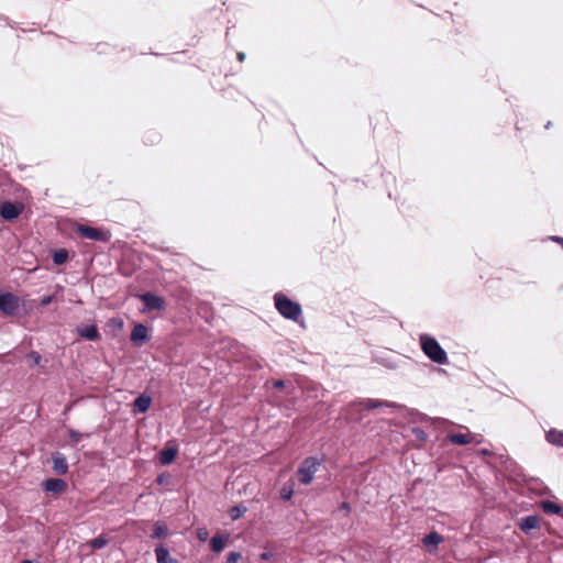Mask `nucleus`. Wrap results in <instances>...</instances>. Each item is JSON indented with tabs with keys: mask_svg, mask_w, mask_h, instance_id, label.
Masks as SVG:
<instances>
[{
	"mask_svg": "<svg viewBox=\"0 0 563 563\" xmlns=\"http://www.w3.org/2000/svg\"><path fill=\"white\" fill-rule=\"evenodd\" d=\"M443 541V538L440 533L432 531L428 534H426L422 539V543L426 547L433 545L437 547Z\"/></svg>",
	"mask_w": 563,
	"mask_h": 563,
	"instance_id": "412c9836",
	"label": "nucleus"
},
{
	"mask_svg": "<svg viewBox=\"0 0 563 563\" xmlns=\"http://www.w3.org/2000/svg\"><path fill=\"white\" fill-rule=\"evenodd\" d=\"M168 536V527L164 521H156L154 523V531L151 536L152 539H165Z\"/></svg>",
	"mask_w": 563,
	"mask_h": 563,
	"instance_id": "aec40b11",
	"label": "nucleus"
},
{
	"mask_svg": "<svg viewBox=\"0 0 563 563\" xmlns=\"http://www.w3.org/2000/svg\"><path fill=\"white\" fill-rule=\"evenodd\" d=\"M20 308V299L12 292L0 290V312L5 316H15Z\"/></svg>",
	"mask_w": 563,
	"mask_h": 563,
	"instance_id": "20e7f679",
	"label": "nucleus"
},
{
	"mask_svg": "<svg viewBox=\"0 0 563 563\" xmlns=\"http://www.w3.org/2000/svg\"><path fill=\"white\" fill-rule=\"evenodd\" d=\"M68 260V252L65 249L58 250L53 254V262L56 265H63Z\"/></svg>",
	"mask_w": 563,
	"mask_h": 563,
	"instance_id": "5701e85b",
	"label": "nucleus"
},
{
	"mask_svg": "<svg viewBox=\"0 0 563 563\" xmlns=\"http://www.w3.org/2000/svg\"><path fill=\"white\" fill-rule=\"evenodd\" d=\"M77 333L89 341H98L101 335L95 324H80L76 328Z\"/></svg>",
	"mask_w": 563,
	"mask_h": 563,
	"instance_id": "1a4fd4ad",
	"label": "nucleus"
},
{
	"mask_svg": "<svg viewBox=\"0 0 563 563\" xmlns=\"http://www.w3.org/2000/svg\"><path fill=\"white\" fill-rule=\"evenodd\" d=\"M246 510H247L246 507H244L242 505H239V506L232 507L229 510V515H230L232 520H238L239 518H241L246 512Z\"/></svg>",
	"mask_w": 563,
	"mask_h": 563,
	"instance_id": "b1692460",
	"label": "nucleus"
},
{
	"mask_svg": "<svg viewBox=\"0 0 563 563\" xmlns=\"http://www.w3.org/2000/svg\"><path fill=\"white\" fill-rule=\"evenodd\" d=\"M520 529L528 533L529 531L533 529H538L540 527V517L537 515L527 516L525 518H521L519 522Z\"/></svg>",
	"mask_w": 563,
	"mask_h": 563,
	"instance_id": "f8f14e48",
	"label": "nucleus"
},
{
	"mask_svg": "<svg viewBox=\"0 0 563 563\" xmlns=\"http://www.w3.org/2000/svg\"><path fill=\"white\" fill-rule=\"evenodd\" d=\"M420 346L424 355L430 358L432 362L445 365L449 363V357L446 352L440 345V343L435 340V338L429 334H420L419 336Z\"/></svg>",
	"mask_w": 563,
	"mask_h": 563,
	"instance_id": "f257e3e1",
	"label": "nucleus"
},
{
	"mask_svg": "<svg viewBox=\"0 0 563 563\" xmlns=\"http://www.w3.org/2000/svg\"><path fill=\"white\" fill-rule=\"evenodd\" d=\"M284 386H285V383H284V380H280V379L275 380V382L273 383V387H274V388H277V389L283 388Z\"/></svg>",
	"mask_w": 563,
	"mask_h": 563,
	"instance_id": "f704fd0d",
	"label": "nucleus"
},
{
	"mask_svg": "<svg viewBox=\"0 0 563 563\" xmlns=\"http://www.w3.org/2000/svg\"><path fill=\"white\" fill-rule=\"evenodd\" d=\"M21 563H38L37 561L33 560H23Z\"/></svg>",
	"mask_w": 563,
	"mask_h": 563,
	"instance_id": "e433bc0d",
	"label": "nucleus"
},
{
	"mask_svg": "<svg viewBox=\"0 0 563 563\" xmlns=\"http://www.w3.org/2000/svg\"><path fill=\"white\" fill-rule=\"evenodd\" d=\"M68 437L71 442L78 443L82 439V434L74 429L68 430Z\"/></svg>",
	"mask_w": 563,
	"mask_h": 563,
	"instance_id": "bb28decb",
	"label": "nucleus"
},
{
	"mask_svg": "<svg viewBox=\"0 0 563 563\" xmlns=\"http://www.w3.org/2000/svg\"><path fill=\"white\" fill-rule=\"evenodd\" d=\"M471 433H450L448 440L455 445H466L472 442Z\"/></svg>",
	"mask_w": 563,
	"mask_h": 563,
	"instance_id": "dca6fc26",
	"label": "nucleus"
},
{
	"mask_svg": "<svg viewBox=\"0 0 563 563\" xmlns=\"http://www.w3.org/2000/svg\"><path fill=\"white\" fill-rule=\"evenodd\" d=\"M141 301L144 305V310L152 311V310H164L165 309V301L162 297L152 294V292H144L139 296Z\"/></svg>",
	"mask_w": 563,
	"mask_h": 563,
	"instance_id": "423d86ee",
	"label": "nucleus"
},
{
	"mask_svg": "<svg viewBox=\"0 0 563 563\" xmlns=\"http://www.w3.org/2000/svg\"><path fill=\"white\" fill-rule=\"evenodd\" d=\"M154 552L157 563H180L170 556L169 551L164 545H157Z\"/></svg>",
	"mask_w": 563,
	"mask_h": 563,
	"instance_id": "4468645a",
	"label": "nucleus"
},
{
	"mask_svg": "<svg viewBox=\"0 0 563 563\" xmlns=\"http://www.w3.org/2000/svg\"><path fill=\"white\" fill-rule=\"evenodd\" d=\"M152 398L145 394L140 395L133 402L134 413H144L150 409Z\"/></svg>",
	"mask_w": 563,
	"mask_h": 563,
	"instance_id": "ddd939ff",
	"label": "nucleus"
},
{
	"mask_svg": "<svg viewBox=\"0 0 563 563\" xmlns=\"http://www.w3.org/2000/svg\"><path fill=\"white\" fill-rule=\"evenodd\" d=\"M148 340L147 328L142 323H137L133 327L131 332V341L137 345L142 346Z\"/></svg>",
	"mask_w": 563,
	"mask_h": 563,
	"instance_id": "6e6552de",
	"label": "nucleus"
},
{
	"mask_svg": "<svg viewBox=\"0 0 563 563\" xmlns=\"http://www.w3.org/2000/svg\"><path fill=\"white\" fill-rule=\"evenodd\" d=\"M363 404H364L365 409H367V410L376 409L379 407H387V408H397L398 407V405L395 402L384 401V400H378V399H371V398L364 400Z\"/></svg>",
	"mask_w": 563,
	"mask_h": 563,
	"instance_id": "f3484780",
	"label": "nucleus"
},
{
	"mask_svg": "<svg viewBox=\"0 0 563 563\" xmlns=\"http://www.w3.org/2000/svg\"><path fill=\"white\" fill-rule=\"evenodd\" d=\"M238 59L243 62L245 59V54L243 52L238 53Z\"/></svg>",
	"mask_w": 563,
	"mask_h": 563,
	"instance_id": "c9c22d12",
	"label": "nucleus"
},
{
	"mask_svg": "<svg viewBox=\"0 0 563 563\" xmlns=\"http://www.w3.org/2000/svg\"><path fill=\"white\" fill-rule=\"evenodd\" d=\"M209 537V531L206 529V528H199L197 530V538L200 540V541H206Z\"/></svg>",
	"mask_w": 563,
	"mask_h": 563,
	"instance_id": "7c9ffc66",
	"label": "nucleus"
},
{
	"mask_svg": "<svg viewBox=\"0 0 563 563\" xmlns=\"http://www.w3.org/2000/svg\"><path fill=\"white\" fill-rule=\"evenodd\" d=\"M411 432L421 442H426L428 440L427 433L421 428H412Z\"/></svg>",
	"mask_w": 563,
	"mask_h": 563,
	"instance_id": "a878e982",
	"label": "nucleus"
},
{
	"mask_svg": "<svg viewBox=\"0 0 563 563\" xmlns=\"http://www.w3.org/2000/svg\"><path fill=\"white\" fill-rule=\"evenodd\" d=\"M555 241H558V242L563 244V238H555Z\"/></svg>",
	"mask_w": 563,
	"mask_h": 563,
	"instance_id": "4c0bfd02",
	"label": "nucleus"
},
{
	"mask_svg": "<svg viewBox=\"0 0 563 563\" xmlns=\"http://www.w3.org/2000/svg\"><path fill=\"white\" fill-rule=\"evenodd\" d=\"M53 300V296L47 295L41 298V306H48Z\"/></svg>",
	"mask_w": 563,
	"mask_h": 563,
	"instance_id": "72a5a7b5",
	"label": "nucleus"
},
{
	"mask_svg": "<svg viewBox=\"0 0 563 563\" xmlns=\"http://www.w3.org/2000/svg\"><path fill=\"white\" fill-rule=\"evenodd\" d=\"M340 511H343L345 515L351 512V505L349 503H342L339 507Z\"/></svg>",
	"mask_w": 563,
	"mask_h": 563,
	"instance_id": "473e14b6",
	"label": "nucleus"
},
{
	"mask_svg": "<svg viewBox=\"0 0 563 563\" xmlns=\"http://www.w3.org/2000/svg\"><path fill=\"white\" fill-rule=\"evenodd\" d=\"M108 542H109L108 539L100 536V537H97V538L90 540L89 545L95 550H99V549H103L108 544Z\"/></svg>",
	"mask_w": 563,
	"mask_h": 563,
	"instance_id": "393cba45",
	"label": "nucleus"
},
{
	"mask_svg": "<svg viewBox=\"0 0 563 563\" xmlns=\"http://www.w3.org/2000/svg\"><path fill=\"white\" fill-rule=\"evenodd\" d=\"M27 357L32 361L33 365H38L42 360L41 354L36 351L30 352Z\"/></svg>",
	"mask_w": 563,
	"mask_h": 563,
	"instance_id": "c756f323",
	"label": "nucleus"
},
{
	"mask_svg": "<svg viewBox=\"0 0 563 563\" xmlns=\"http://www.w3.org/2000/svg\"><path fill=\"white\" fill-rule=\"evenodd\" d=\"M22 208L13 202L5 201L0 203V216L5 220H13L20 216Z\"/></svg>",
	"mask_w": 563,
	"mask_h": 563,
	"instance_id": "0eeeda50",
	"label": "nucleus"
},
{
	"mask_svg": "<svg viewBox=\"0 0 563 563\" xmlns=\"http://www.w3.org/2000/svg\"><path fill=\"white\" fill-rule=\"evenodd\" d=\"M541 507L545 514L561 515L563 512V508L551 500L542 501Z\"/></svg>",
	"mask_w": 563,
	"mask_h": 563,
	"instance_id": "4be33fe9",
	"label": "nucleus"
},
{
	"mask_svg": "<svg viewBox=\"0 0 563 563\" xmlns=\"http://www.w3.org/2000/svg\"><path fill=\"white\" fill-rule=\"evenodd\" d=\"M241 558L240 552L232 551L228 554L225 563H238Z\"/></svg>",
	"mask_w": 563,
	"mask_h": 563,
	"instance_id": "cd10ccee",
	"label": "nucleus"
},
{
	"mask_svg": "<svg viewBox=\"0 0 563 563\" xmlns=\"http://www.w3.org/2000/svg\"><path fill=\"white\" fill-rule=\"evenodd\" d=\"M178 453L177 448L166 446L159 452V461L163 465L170 464Z\"/></svg>",
	"mask_w": 563,
	"mask_h": 563,
	"instance_id": "2eb2a0df",
	"label": "nucleus"
},
{
	"mask_svg": "<svg viewBox=\"0 0 563 563\" xmlns=\"http://www.w3.org/2000/svg\"><path fill=\"white\" fill-rule=\"evenodd\" d=\"M67 487V483L62 478H47L43 482L44 490L48 493L59 494Z\"/></svg>",
	"mask_w": 563,
	"mask_h": 563,
	"instance_id": "9b49d317",
	"label": "nucleus"
},
{
	"mask_svg": "<svg viewBox=\"0 0 563 563\" xmlns=\"http://www.w3.org/2000/svg\"><path fill=\"white\" fill-rule=\"evenodd\" d=\"M545 438L549 443L563 448V431L551 429L547 432Z\"/></svg>",
	"mask_w": 563,
	"mask_h": 563,
	"instance_id": "6ab92c4d",
	"label": "nucleus"
},
{
	"mask_svg": "<svg viewBox=\"0 0 563 563\" xmlns=\"http://www.w3.org/2000/svg\"><path fill=\"white\" fill-rule=\"evenodd\" d=\"M260 559L263 561H272L274 559V553L272 551H264L260 554Z\"/></svg>",
	"mask_w": 563,
	"mask_h": 563,
	"instance_id": "2f4dec72",
	"label": "nucleus"
},
{
	"mask_svg": "<svg viewBox=\"0 0 563 563\" xmlns=\"http://www.w3.org/2000/svg\"><path fill=\"white\" fill-rule=\"evenodd\" d=\"M227 540H228V536H222V534L213 536L210 540V549L216 553L221 552L225 548Z\"/></svg>",
	"mask_w": 563,
	"mask_h": 563,
	"instance_id": "a211bd4d",
	"label": "nucleus"
},
{
	"mask_svg": "<svg viewBox=\"0 0 563 563\" xmlns=\"http://www.w3.org/2000/svg\"><path fill=\"white\" fill-rule=\"evenodd\" d=\"M292 495H294V490L291 488H287L286 486H284L280 490V497L284 500L291 499Z\"/></svg>",
	"mask_w": 563,
	"mask_h": 563,
	"instance_id": "c85d7f7f",
	"label": "nucleus"
},
{
	"mask_svg": "<svg viewBox=\"0 0 563 563\" xmlns=\"http://www.w3.org/2000/svg\"><path fill=\"white\" fill-rule=\"evenodd\" d=\"M320 465L321 463L319 459L314 456L305 459L297 472L299 482L303 485H309L313 481L316 473L319 471Z\"/></svg>",
	"mask_w": 563,
	"mask_h": 563,
	"instance_id": "7ed1b4c3",
	"label": "nucleus"
},
{
	"mask_svg": "<svg viewBox=\"0 0 563 563\" xmlns=\"http://www.w3.org/2000/svg\"><path fill=\"white\" fill-rule=\"evenodd\" d=\"M274 303L276 310L288 320L298 321L302 316V309L300 303L289 299L283 292H276L274 295Z\"/></svg>",
	"mask_w": 563,
	"mask_h": 563,
	"instance_id": "f03ea898",
	"label": "nucleus"
},
{
	"mask_svg": "<svg viewBox=\"0 0 563 563\" xmlns=\"http://www.w3.org/2000/svg\"><path fill=\"white\" fill-rule=\"evenodd\" d=\"M77 232L80 233V235L85 239L91 241L106 242L109 240V234L107 232L89 225L79 224L77 227Z\"/></svg>",
	"mask_w": 563,
	"mask_h": 563,
	"instance_id": "39448f33",
	"label": "nucleus"
},
{
	"mask_svg": "<svg viewBox=\"0 0 563 563\" xmlns=\"http://www.w3.org/2000/svg\"><path fill=\"white\" fill-rule=\"evenodd\" d=\"M53 471L58 475H65L68 473V463L65 455L60 452H54L52 454Z\"/></svg>",
	"mask_w": 563,
	"mask_h": 563,
	"instance_id": "9d476101",
	"label": "nucleus"
}]
</instances>
